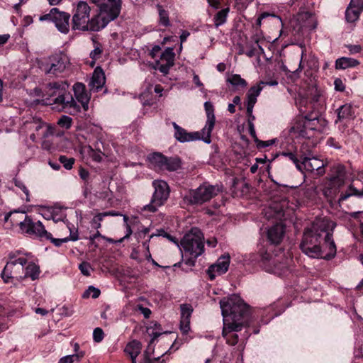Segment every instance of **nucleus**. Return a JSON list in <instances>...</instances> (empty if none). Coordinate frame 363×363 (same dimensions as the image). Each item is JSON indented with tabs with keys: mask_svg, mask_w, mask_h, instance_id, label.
Listing matches in <instances>:
<instances>
[{
	"mask_svg": "<svg viewBox=\"0 0 363 363\" xmlns=\"http://www.w3.org/2000/svg\"><path fill=\"white\" fill-rule=\"evenodd\" d=\"M220 306L223 316L222 335L228 345L234 346L238 342L239 338L236 333L240 331L246 324L247 306L236 295L223 298L220 301Z\"/></svg>",
	"mask_w": 363,
	"mask_h": 363,
	"instance_id": "f257e3e1",
	"label": "nucleus"
},
{
	"mask_svg": "<svg viewBox=\"0 0 363 363\" xmlns=\"http://www.w3.org/2000/svg\"><path fill=\"white\" fill-rule=\"evenodd\" d=\"M336 223L328 218L319 220V238H323V243L319 245V259L330 260L335 257L337 252L336 245L333 239V231Z\"/></svg>",
	"mask_w": 363,
	"mask_h": 363,
	"instance_id": "f03ea898",
	"label": "nucleus"
},
{
	"mask_svg": "<svg viewBox=\"0 0 363 363\" xmlns=\"http://www.w3.org/2000/svg\"><path fill=\"white\" fill-rule=\"evenodd\" d=\"M91 8L86 1H80L73 9L72 26L73 30L99 31L95 22L99 21L97 15L90 17Z\"/></svg>",
	"mask_w": 363,
	"mask_h": 363,
	"instance_id": "7ed1b4c3",
	"label": "nucleus"
},
{
	"mask_svg": "<svg viewBox=\"0 0 363 363\" xmlns=\"http://www.w3.org/2000/svg\"><path fill=\"white\" fill-rule=\"evenodd\" d=\"M6 262L2 272L1 278L5 283L11 282L13 279H23L24 267L28 259L20 251L11 252L8 255Z\"/></svg>",
	"mask_w": 363,
	"mask_h": 363,
	"instance_id": "20e7f679",
	"label": "nucleus"
},
{
	"mask_svg": "<svg viewBox=\"0 0 363 363\" xmlns=\"http://www.w3.org/2000/svg\"><path fill=\"white\" fill-rule=\"evenodd\" d=\"M94 2L99 6L96 15L99 21L95 23L101 29L117 18L121 13V0H94Z\"/></svg>",
	"mask_w": 363,
	"mask_h": 363,
	"instance_id": "39448f33",
	"label": "nucleus"
},
{
	"mask_svg": "<svg viewBox=\"0 0 363 363\" xmlns=\"http://www.w3.org/2000/svg\"><path fill=\"white\" fill-rule=\"evenodd\" d=\"M180 244L184 252L194 258H197L204 252V236L198 228H192L184 236Z\"/></svg>",
	"mask_w": 363,
	"mask_h": 363,
	"instance_id": "423d86ee",
	"label": "nucleus"
},
{
	"mask_svg": "<svg viewBox=\"0 0 363 363\" xmlns=\"http://www.w3.org/2000/svg\"><path fill=\"white\" fill-rule=\"evenodd\" d=\"M221 191L222 187L220 185H211L204 183L196 189L190 190L184 196V199L191 204L201 205L209 201Z\"/></svg>",
	"mask_w": 363,
	"mask_h": 363,
	"instance_id": "0eeeda50",
	"label": "nucleus"
},
{
	"mask_svg": "<svg viewBox=\"0 0 363 363\" xmlns=\"http://www.w3.org/2000/svg\"><path fill=\"white\" fill-rule=\"evenodd\" d=\"M155 191L149 204L145 205L142 211L154 213L162 206L169 195V188L167 183L163 180H155L152 182Z\"/></svg>",
	"mask_w": 363,
	"mask_h": 363,
	"instance_id": "6e6552de",
	"label": "nucleus"
},
{
	"mask_svg": "<svg viewBox=\"0 0 363 363\" xmlns=\"http://www.w3.org/2000/svg\"><path fill=\"white\" fill-rule=\"evenodd\" d=\"M52 101L46 104L52 106V108L57 111H65L69 114L75 115L81 110L80 106L67 89L65 90V93L52 99Z\"/></svg>",
	"mask_w": 363,
	"mask_h": 363,
	"instance_id": "1a4fd4ad",
	"label": "nucleus"
},
{
	"mask_svg": "<svg viewBox=\"0 0 363 363\" xmlns=\"http://www.w3.org/2000/svg\"><path fill=\"white\" fill-rule=\"evenodd\" d=\"M18 225L22 231L34 235L43 240L51 238V233L45 229L40 221L33 222L28 216H24L23 220L20 221Z\"/></svg>",
	"mask_w": 363,
	"mask_h": 363,
	"instance_id": "9d476101",
	"label": "nucleus"
},
{
	"mask_svg": "<svg viewBox=\"0 0 363 363\" xmlns=\"http://www.w3.org/2000/svg\"><path fill=\"white\" fill-rule=\"evenodd\" d=\"M300 247L303 253L310 257L318 256V233L315 228L306 229Z\"/></svg>",
	"mask_w": 363,
	"mask_h": 363,
	"instance_id": "9b49d317",
	"label": "nucleus"
},
{
	"mask_svg": "<svg viewBox=\"0 0 363 363\" xmlns=\"http://www.w3.org/2000/svg\"><path fill=\"white\" fill-rule=\"evenodd\" d=\"M68 63V58L62 53L55 54L49 57V62L44 66L47 74L57 76L62 73Z\"/></svg>",
	"mask_w": 363,
	"mask_h": 363,
	"instance_id": "f8f14e48",
	"label": "nucleus"
},
{
	"mask_svg": "<svg viewBox=\"0 0 363 363\" xmlns=\"http://www.w3.org/2000/svg\"><path fill=\"white\" fill-rule=\"evenodd\" d=\"M260 257L263 267L267 272L280 276L287 270L286 264L281 262L280 258L274 257L267 252L262 254Z\"/></svg>",
	"mask_w": 363,
	"mask_h": 363,
	"instance_id": "ddd939ff",
	"label": "nucleus"
},
{
	"mask_svg": "<svg viewBox=\"0 0 363 363\" xmlns=\"http://www.w3.org/2000/svg\"><path fill=\"white\" fill-rule=\"evenodd\" d=\"M204 107L206 112L207 120L204 128L201 130L202 140L204 143L209 144L211 142V135L215 125L216 118L214 115L213 106L210 101L205 102Z\"/></svg>",
	"mask_w": 363,
	"mask_h": 363,
	"instance_id": "4468645a",
	"label": "nucleus"
},
{
	"mask_svg": "<svg viewBox=\"0 0 363 363\" xmlns=\"http://www.w3.org/2000/svg\"><path fill=\"white\" fill-rule=\"evenodd\" d=\"M175 54L172 48H167L161 54L159 60L155 61V69L164 74H167L174 65Z\"/></svg>",
	"mask_w": 363,
	"mask_h": 363,
	"instance_id": "2eb2a0df",
	"label": "nucleus"
},
{
	"mask_svg": "<svg viewBox=\"0 0 363 363\" xmlns=\"http://www.w3.org/2000/svg\"><path fill=\"white\" fill-rule=\"evenodd\" d=\"M230 256L228 255L221 256L217 262L211 264L208 270L207 274L211 280H213L217 276L225 273L229 267Z\"/></svg>",
	"mask_w": 363,
	"mask_h": 363,
	"instance_id": "dca6fc26",
	"label": "nucleus"
},
{
	"mask_svg": "<svg viewBox=\"0 0 363 363\" xmlns=\"http://www.w3.org/2000/svg\"><path fill=\"white\" fill-rule=\"evenodd\" d=\"M26 125L28 130L37 133L38 135H41L43 138H48L52 134L50 126L38 118H34L30 121H27Z\"/></svg>",
	"mask_w": 363,
	"mask_h": 363,
	"instance_id": "f3484780",
	"label": "nucleus"
},
{
	"mask_svg": "<svg viewBox=\"0 0 363 363\" xmlns=\"http://www.w3.org/2000/svg\"><path fill=\"white\" fill-rule=\"evenodd\" d=\"M174 128V138L181 143L190 142L199 139L202 140V133L194 132L188 133L185 129L178 125L175 122H172Z\"/></svg>",
	"mask_w": 363,
	"mask_h": 363,
	"instance_id": "a211bd4d",
	"label": "nucleus"
},
{
	"mask_svg": "<svg viewBox=\"0 0 363 363\" xmlns=\"http://www.w3.org/2000/svg\"><path fill=\"white\" fill-rule=\"evenodd\" d=\"M345 176L342 173V169L338 171V174L335 177H333L328 184V186L323 189V192L325 197L333 198L336 195L338 189L344 184Z\"/></svg>",
	"mask_w": 363,
	"mask_h": 363,
	"instance_id": "6ab92c4d",
	"label": "nucleus"
},
{
	"mask_svg": "<svg viewBox=\"0 0 363 363\" xmlns=\"http://www.w3.org/2000/svg\"><path fill=\"white\" fill-rule=\"evenodd\" d=\"M265 84L264 82L261 81L257 85L252 86L247 94V113L249 117L252 116L254 118V116H252V110L257 102V98L262 90L263 87L262 85H264Z\"/></svg>",
	"mask_w": 363,
	"mask_h": 363,
	"instance_id": "aec40b11",
	"label": "nucleus"
},
{
	"mask_svg": "<svg viewBox=\"0 0 363 363\" xmlns=\"http://www.w3.org/2000/svg\"><path fill=\"white\" fill-rule=\"evenodd\" d=\"M70 15L65 11H60L57 8L53 23L57 30L62 33H67L69 30Z\"/></svg>",
	"mask_w": 363,
	"mask_h": 363,
	"instance_id": "412c9836",
	"label": "nucleus"
},
{
	"mask_svg": "<svg viewBox=\"0 0 363 363\" xmlns=\"http://www.w3.org/2000/svg\"><path fill=\"white\" fill-rule=\"evenodd\" d=\"M74 96L84 111L89 108L90 96L86 91V86L82 83H77L73 86Z\"/></svg>",
	"mask_w": 363,
	"mask_h": 363,
	"instance_id": "4be33fe9",
	"label": "nucleus"
},
{
	"mask_svg": "<svg viewBox=\"0 0 363 363\" xmlns=\"http://www.w3.org/2000/svg\"><path fill=\"white\" fill-rule=\"evenodd\" d=\"M68 88V84L66 82H53L49 83L46 86V94L50 98H46L45 100L52 101L55 97H58L62 93H65V90Z\"/></svg>",
	"mask_w": 363,
	"mask_h": 363,
	"instance_id": "5701e85b",
	"label": "nucleus"
},
{
	"mask_svg": "<svg viewBox=\"0 0 363 363\" xmlns=\"http://www.w3.org/2000/svg\"><path fill=\"white\" fill-rule=\"evenodd\" d=\"M284 233V225L282 223H278L268 230L267 238L272 243L279 244L282 240Z\"/></svg>",
	"mask_w": 363,
	"mask_h": 363,
	"instance_id": "b1692460",
	"label": "nucleus"
},
{
	"mask_svg": "<svg viewBox=\"0 0 363 363\" xmlns=\"http://www.w3.org/2000/svg\"><path fill=\"white\" fill-rule=\"evenodd\" d=\"M314 106L315 105L312 103L308 104V108H311L312 111H308V113L305 116L303 125L305 131L316 130V124L318 123V111L315 109Z\"/></svg>",
	"mask_w": 363,
	"mask_h": 363,
	"instance_id": "393cba45",
	"label": "nucleus"
},
{
	"mask_svg": "<svg viewBox=\"0 0 363 363\" xmlns=\"http://www.w3.org/2000/svg\"><path fill=\"white\" fill-rule=\"evenodd\" d=\"M106 82L104 72L100 67H96L93 73L91 79L89 86L91 89L95 91H98L103 87Z\"/></svg>",
	"mask_w": 363,
	"mask_h": 363,
	"instance_id": "a878e982",
	"label": "nucleus"
},
{
	"mask_svg": "<svg viewBox=\"0 0 363 363\" xmlns=\"http://www.w3.org/2000/svg\"><path fill=\"white\" fill-rule=\"evenodd\" d=\"M359 61L354 58L342 57L335 60V67L336 69H346L354 68L359 66Z\"/></svg>",
	"mask_w": 363,
	"mask_h": 363,
	"instance_id": "bb28decb",
	"label": "nucleus"
},
{
	"mask_svg": "<svg viewBox=\"0 0 363 363\" xmlns=\"http://www.w3.org/2000/svg\"><path fill=\"white\" fill-rule=\"evenodd\" d=\"M284 203H272L265 212V216L269 219L274 218L277 220H281L284 216Z\"/></svg>",
	"mask_w": 363,
	"mask_h": 363,
	"instance_id": "cd10ccee",
	"label": "nucleus"
},
{
	"mask_svg": "<svg viewBox=\"0 0 363 363\" xmlns=\"http://www.w3.org/2000/svg\"><path fill=\"white\" fill-rule=\"evenodd\" d=\"M162 333H160L157 332H152V333L150 334V335L152 337V338H151V340L149 343V345H148L147 350L144 352L143 361L141 363H155L160 359V356L152 357L150 350H152L151 345L153 343L155 340L156 338H157Z\"/></svg>",
	"mask_w": 363,
	"mask_h": 363,
	"instance_id": "c85d7f7f",
	"label": "nucleus"
},
{
	"mask_svg": "<svg viewBox=\"0 0 363 363\" xmlns=\"http://www.w3.org/2000/svg\"><path fill=\"white\" fill-rule=\"evenodd\" d=\"M149 161L155 169L164 170V164L167 161V157L161 153H153L150 155Z\"/></svg>",
	"mask_w": 363,
	"mask_h": 363,
	"instance_id": "c756f323",
	"label": "nucleus"
},
{
	"mask_svg": "<svg viewBox=\"0 0 363 363\" xmlns=\"http://www.w3.org/2000/svg\"><path fill=\"white\" fill-rule=\"evenodd\" d=\"M141 350V343L137 340H133L125 346L124 351L130 357H138Z\"/></svg>",
	"mask_w": 363,
	"mask_h": 363,
	"instance_id": "7c9ffc66",
	"label": "nucleus"
},
{
	"mask_svg": "<svg viewBox=\"0 0 363 363\" xmlns=\"http://www.w3.org/2000/svg\"><path fill=\"white\" fill-rule=\"evenodd\" d=\"M39 274V267L30 262L26 267H24V275L23 278L30 277L32 280H35L38 278Z\"/></svg>",
	"mask_w": 363,
	"mask_h": 363,
	"instance_id": "2f4dec72",
	"label": "nucleus"
},
{
	"mask_svg": "<svg viewBox=\"0 0 363 363\" xmlns=\"http://www.w3.org/2000/svg\"><path fill=\"white\" fill-rule=\"evenodd\" d=\"M181 160L177 157H167V161L164 164V170L177 171L181 167Z\"/></svg>",
	"mask_w": 363,
	"mask_h": 363,
	"instance_id": "473e14b6",
	"label": "nucleus"
},
{
	"mask_svg": "<svg viewBox=\"0 0 363 363\" xmlns=\"http://www.w3.org/2000/svg\"><path fill=\"white\" fill-rule=\"evenodd\" d=\"M362 11L347 6L345 10V20L347 23H354L359 18Z\"/></svg>",
	"mask_w": 363,
	"mask_h": 363,
	"instance_id": "72a5a7b5",
	"label": "nucleus"
},
{
	"mask_svg": "<svg viewBox=\"0 0 363 363\" xmlns=\"http://www.w3.org/2000/svg\"><path fill=\"white\" fill-rule=\"evenodd\" d=\"M229 12V8L223 9L219 11L214 16V25L216 28L225 23Z\"/></svg>",
	"mask_w": 363,
	"mask_h": 363,
	"instance_id": "f704fd0d",
	"label": "nucleus"
},
{
	"mask_svg": "<svg viewBox=\"0 0 363 363\" xmlns=\"http://www.w3.org/2000/svg\"><path fill=\"white\" fill-rule=\"evenodd\" d=\"M226 81L233 86L245 87L247 84V82L241 78L240 75L236 74L228 75Z\"/></svg>",
	"mask_w": 363,
	"mask_h": 363,
	"instance_id": "c9c22d12",
	"label": "nucleus"
},
{
	"mask_svg": "<svg viewBox=\"0 0 363 363\" xmlns=\"http://www.w3.org/2000/svg\"><path fill=\"white\" fill-rule=\"evenodd\" d=\"M352 106L348 104L341 106L337 109V118L339 120L347 118L352 116Z\"/></svg>",
	"mask_w": 363,
	"mask_h": 363,
	"instance_id": "e433bc0d",
	"label": "nucleus"
},
{
	"mask_svg": "<svg viewBox=\"0 0 363 363\" xmlns=\"http://www.w3.org/2000/svg\"><path fill=\"white\" fill-rule=\"evenodd\" d=\"M158 10H159V16L160 20L159 23L160 25L167 27L170 25V22L169 20V15L167 11H166L164 9L162 8V6H158Z\"/></svg>",
	"mask_w": 363,
	"mask_h": 363,
	"instance_id": "4c0bfd02",
	"label": "nucleus"
},
{
	"mask_svg": "<svg viewBox=\"0 0 363 363\" xmlns=\"http://www.w3.org/2000/svg\"><path fill=\"white\" fill-rule=\"evenodd\" d=\"M59 161L60 162L61 164H63V167L66 169H71L73 167V164L74 163V159L72 158V157H67L65 155H61L60 157H59Z\"/></svg>",
	"mask_w": 363,
	"mask_h": 363,
	"instance_id": "58836bf2",
	"label": "nucleus"
},
{
	"mask_svg": "<svg viewBox=\"0 0 363 363\" xmlns=\"http://www.w3.org/2000/svg\"><path fill=\"white\" fill-rule=\"evenodd\" d=\"M100 293L101 292L99 289L90 286H89L88 289L84 293L83 297L88 298L91 296L93 298H96L99 296Z\"/></svg>",
	"mask_w": 363,
	"mask_h": 363,
	"instance_id": "ea45409f",
	"label": "nucleus"
},
{
	"mask_svg": "<svg viewBox=\"0 0 363 363\" xmlns=\"http://www.w3.org/2000/svg\"><path fill=\"white\" fill-rule=\"evenodd\" d=\"M72 118L67 116H62L57 121V124L64 128L68 129L72 125Z\"/></svg>",
	"mask_w": 363,
	"mask_h": 363,
	"instance_id": "a19ab883",
	"label": "nucleus"
},
{
	"mask_svg": "<svg viewBox=\"0 0 363 363\" xmlns=\"http://www.w3.org/2000/svg\"><path fill=\"white\" fill-rule=\"evenodd\" d=\"M104 218V214H101V213L96 215L91 221V228L98 230L101 226V222L103 220Z\"/></svg>",
	"mask_w": 363,
	"mask_h": 363,
	"instance_id": "79ce46f5",
	"label": "nucleus"
},
{
	"mask_svg": "<svg viewBox=\"0 0 363 363\" xmlns=\"http://www.w3.org/2000/svg\"><path fill=\"white\" fill-rule=\"evenodd\" d=\"M181 308V318H190L193 309L189 304H182Z\"/></svg>",
	"mask_w": 363,
	"mask_h": 363,
	"instance_id": "37998d69",
	"label": "nucleus"
},
{
	"mask_svg": "<svg viewBox=\"0 0 363 363\" xmlns=\"http://www.w3.org/2000/svg\"><path fill=\"white\" fill-rule=\"evenodd\" d=\"M94 44H95L94 49L92 51H91V52L89 54L90 57L93 60H96L99 59L101 57V55L103 51L100 44H99L96 42L94 43Z\"/></svg>",
	"mask_w": 363,
	"mask_h": 363,
	"instance_id": "c03bdc74",
	"label": "nucleus"
},
{
	"mask_svg": "<svg viewBox=\"0 0 363 363\" xmlns=\"http://www.w3.org/2000/svg\"><path fill=\"white\" fill-rule=\"evenodd\" d=\"M56 11H57V8H52L48 13H46V14L39 16L38 20L40 21H47L53 22L55 14Z\"/></svg>",
	"mask_w": 363,
	"mask_h": 363,
	"instance_id": "a18cd8bd",
	"label": "nucleus"
},
{
	"mask_svg": "<svg viewBox=\"0 0 363 363\" xmlns=\"http://www.w3.org/2000/svg\"><path fill=\"white\" fill-rule=\"evenodd\" d=\"M313 160L314 162L316 161V159L313 158ZM301 164V167L302 168V166H303V167L307 170V171H311V172H313V170L315 169V168L313 167V165L312 164V159H309V158H306L305 157L303 160L302 162H300ZM316 169H318V168H316Z\"/></svg>",
	"mask_w": 363,
	"mask_h": 363,
	"instance_id": "49530a36",
	"label": "nucleus"
},
{
	"mask_svg": "<svg viewBox=\"0 0 363 363\" xmlns=\"http://www.w3.org/2000/svg\"><path fill=\"white\" fill-rule=\"evenodd\" d=\"M104 337V333L101 328H96L93 332V339L96 342H100Z\"/></svg>",
	"mask_w": 363,
	"mask_h": 363,
	"instance_id": "de8ad7c7",
	"label": "nucleus"
},
{
	"mask_svg": "<svg viewBox=\"0 0 363 363\" xmlns=\"http://www.w3.org/2000/svg\"><path fill=\"white\" fill-rule=\"evenodd\" d=\"M79 269L83 275L86 277L90 275L91 267L89 262H83L79 264Z\"/></svg>",
	"mask_w": 363,
	"mask_h": 363,
	"instance_id": "09e8293b",
	"label": "nucleus"
},
{
	"mask_svg": "<svg viewBox=\"0 0 363 363\" xmlns=\"http://www.w3.org/2000/svg\"><path fill=\"white\" fill-rule=\"evenodd\" d=\"M190 318H181L180 320V330L186 333L190 330Z\"/></svg>",
	"mask_w": 363,
	"mask_h": 363,
	"instance_id": "8fccbe9b",
	"label": "nucleus"
},
{
	"mask_svg": "<svg viewBox=\"0 0 363 363\" xmlns=\"http://www.w3.org/2000/svg\"><path fill=\"white\" fill-rule=\"evenodd\" d=\"M282 155L288 157L290 160H291L296 164V167H297V169H298L300 170L301 169L300 162L294 153L283 152Z\"/></svg>",
	"mask_w": 363,
	"mask_h": 363,
	"instance_id": "3c124183",
	"label": "nucleus"
},
{
	"mask_svg": "<svg viewBox=\"0 0 363 363\" xmlns=\"http://www.w3.org/2000/svg\"><path fill=\"white\" fill-rule=\"evenodd\" d=\"M152 237H153V235H151L147 240L143 242V247H144V249L146 251L145 254L146 259L148 260L151 259L153 263L156 264V262L152 259L151 254H150V249H149V242Z\"/></svg>",
	"mask_w": 363,
	"mask_h": 363,
	"instance_id": "603ef678",
	"label": "nucleus"
},
{
	"mask_svg": "<svg viewBox=\"0 0 363 363\" xmlns=\"http://www.w3.org/2000/svg\"><path fill=\"white\" fill-rule=\"evenodd\" d=\"M348 6L363 11V0H351Z\"/></svg>",
	"mask_w": 363,
	"mask_h": 363,
	"instance_id": "864d4df0",
	"label": "nucleus"
},
{
	"mask_svg": "<svg viewBox=\"0 0 363 363\" xmlns=\"http://www.w3.org/2000/svg\"><path fill=\"white\" fill-rule=\"evenodd\" d=\"M347 48L350 54L354 55L361 52L362 48L359 45H347Z\"/></svg>",
	"mask_w": 363,
	"mask_h": 363,
	"instance_id": "5fc2aeb1",
	"label": "nucleus"
},
{
	"mask_svg": "<svg viewBox=\"0 0 363 363\" xmlns=\"http://www.w3.org/2000/svg\"><path fill=\"white\" fill-rule=\"evenodd\" d=\"M255 142L256 143L257 147H259V148H264V147H268V146L274 144V140H267V141H262V140H259L257 138H256L255 140Z\"/></svg>",
	"mask_w": 363,
	"mask_h": 363,
	"instance_id": "6e6d98bb",
	"label": "nucleus"
},
{
	"mask_svg": "<svg viewBox=\"0 0 363 363\" xmlns=\"http://www.w3.org/2000/svg\"><path fill=\"white\" fill-rule=\"evenodd\" d=\"M90 157L96 162H101L102 160V153L100 151H95L92 148H90L89 152Z\"/></svg>",
	"mask_w": 363,
	"mask_h": 363,
	"instance_id": "4d7b16f0",
	"label": "nucleus"
},
{
	"mask_svg": "<svg viewBox=\"0 0 363 363\" xmlns=\"http://www.w3.org/2000/svg\"><path fill=\"white\" fill-rule=\"evenodd\" d=\"M15 184H16V186H18V188H20L23 191V193L25 194V195H26V199H25L26 201H30L29 191L26 188V186L23 184V183H22L20 181H16Z\"/></svg>",
	"mask_w": 363,
	"mask_h": 363,
	"instance_id": "13d9d810",
	"label": "nucleus"
},
{
	"mask_svg": "<svg viewBox=\"0 0 363 363\" xmlns=\"http://www.w3.org/2000/svg\"><path fill=\"white\" fill-rule=\"evenodd\" d=\"M335 89L338 91H344L345 85L342 80L340 78H336L334 81Z\"/></svg>",
	"mask_w": 363,
	"mask_h": 363,
	"instance_id": "bf43d9fd",
	"label": "nucleus"
},
{
	"mask_svg": "<svg viewBox=\"0 0 363 363\" xmlns=\"http://www.w3.org/2000/svg\"><path fill=\"white\" fill-rule=\"evenodd\" d=\"M319 126L322 127L321 130L319 129V132H323V133H325L327 132V130H328L327 121L320 116H319Z\"/></svg>",
	"mask_w": 363,
	"mask_h": 363,
	"instance_id": "052dcab7",
	"label": "nucleus"
},
{
	"mask_svg": "<svg viewBox=\"0 0 363 363\" xmlns=\"http://www.w3.org/2000/svg\"><path fill=\"white\" fill-rule=\"evenodd\" d=\"M158 232H159V233L157 234V235H159V236L162 235L164 237H166L168 240H169L170 241L175 243L177 246H179V242L175 238H174L172 235H169L168 233H165L164 230H159Z\"/></svg>",
	"mask_w": 363,
	"mask_h": 363,
	"instance_id": "680f3d73",
	"label": "nucleus"
},
{
	"mask_svg": "<svg viewBox=\"0 0 363 363\" xmlns=\"http://www.w3.org/2000/svg\"><path fill=\"white\" fill-rule=\"evenodd\" d=\"M84 355L85 352L84 351H80L74 354L69 355V357H71L72 362H74L80 361L84 357Z\"/></svg>",
	"mask_w": 363,
	"mask_h": 363,
	"instance_id": "e2e57ef3",
	"label": "nucleus"
},
{
	"mask_svg": "<svg viewBox=\"0 0 363 363\" xmlns=\"http://www.w3.org/2000/svg\"><path fill=\"white\" fill-rule=\"evenodd\" d=\"M48 240H50L55 246L60 247L62 243L67 242L69 241V239H67V238L56 239L53 238L51 236V238L48 239Z\"/></svg>",
	"mask_w": 363,
	"mask_h": 363,
	"instance_id": "0e129e2a",
	"label": "nucleus"
},
{
	"mask_svg": "<svg viewBox=\"0 0 363 363\" xmlns=\"http://www.w3.org/2000/svg\"><path fill=\"white\" fill-rule=\"evenodd\" d=\"M160 50L161 47L160 45H155L150 50V55L151 56L152 58L155 59Z\"/></svg>",
	"mask_w": 363,
	"mask_h": 363,
	"instance_id": "69168bd1",
	"label": "nucleus"
},
{
	"mask_svg": "<svg viewBox=\"0 0 363 363\" xmlns=\"http://www.w3.org/2000/svg\"><path fill=\"white\" fill-rule=\"evenodd\" d=\"M79 177H81V179L84 181H86L89 177V172L84 168H81L79 169Z\"/></svg>",
	"mask_w": 363,
	"mask_h": 363,
	"instance_id": "338daca9",
	"label": "nucleus"
},
{
	"mask_svg": "<svg viewBox=\"0 0 363 363\" xmlns=\"http://www.w3.org/2000/svg\"><path fill=\"white\" fill-rule=\"evenodd\" d=\"M67 238L69 239V240H72V241H77V240H78L79 236H78L77 230L72 231V230H70V235H69V237H67Z\"/></svg>",
	"mask_w": 363,
	"mask_h": 363,
	"instance_id": "774afa93",
	"label": "nucleus"
}]
</instances>
